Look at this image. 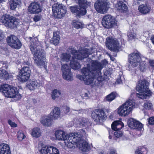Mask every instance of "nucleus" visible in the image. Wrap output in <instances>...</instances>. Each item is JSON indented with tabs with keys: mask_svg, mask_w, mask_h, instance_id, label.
<instances>
[{
	"mask_svg": "<svg viewBox=\"0 0 154 154\" xmlns=\"http://www.w3.org/2000/svg\"><path fill=\"white\" fill-rule=\"evenodd\" d=\"M81 138L80 141L78 143L77 146L79 147L80 150L83 152H87L89 151L91 147L88 143L85 140H83L82 137H79Z\"/></svg>",
	"mask_w": 154,
	"mask_h": 154,
	"instance_id": "obj_23",
	"label": "nucleus"
},
{
	"mask_svg": "<svg viewBox=\"0 0 154 154\" xmlns=\"http://www.w3.org/2000/svg\"><path fill=\"white\" fill-rule=\"evenodd\" d=\"M129 35L130 36V37H131V39H134L135 37V36L134 34H131V35Z\"/></svg>",
	"mask_w": 154,
	"mask_h": 154,
	"instance_id": "obj_59",
	"label": "nucleus"
},
{
	"mask_svg": "<svg viewBox=\"0 0 154 154\" xmlns=\"http://www.w3.org/2000/svg\"><path fill=\"white\" fill-rule=\"evenodd\" d=\"M53 8V12L56 14L58 18L64 17L66 13V7L62 4H57Z\"/></svg>",
	"mask_w": 154,
	"mask_h": 154,
	"instance_id": "obj_16",
	"label": "nucleus"
},
{
	"mask_svg": "<svg viewBox=\"0 0 154 154\" xmlns=\"http://www.w3.org/2000/svg\"><path fill=\"white\" fill-rule=\"evenodd\" d=\"M68 49L69 51H70V52L71 53L73 50L74 49V48L72 47H69Z\"/></svg>",
	"mask_w": 154,
	"mask_h": 154,
	"instance_id": "obj_60",
	"label": "nucleus"
},
{
	"mask_svg": "<svg viewBox=\"0 0 154 154\" xmlns=\"http://www.w3.org/2000/svg\"><path fill=\"white\" fill-rule=\"evenodd\" d=\"M128 123L129 126L132 129L140 131L142 130L143 128L142 124L134 119H130L128 120Z\"/></svg>",
	"mask_w": 154,
	"mask_h": 154,
	"instance_id": "obj_21",
	"label": "nucleus"
},
{
	"mask_svg": "<svg viewBox=\"0 0 154 154\" xmlns=\"http://www.w3.org/2000/svg\"><path fill=\"white\" fill-rule=\"evenodd\" d=\"M12 78V75L9 73L5 70L0 69V79L4 81H6Z\"/></svg>",
	"mask_w": 154,
	"mask_h": 154,
	"instance_id": "obj_29",
	"label": "nucleus"
},
{
	"mask_svg": "<svg viewBox=\"0 0 154 154\" xmlns=\"http://www.w3.org/2000/svg\"><path fill=\"white\" fill-rule=\"evenodd\" d=\"M26 137V136L22 132H18L17 138L19 140H22Z\"/></svg>",
	"mask_w": 154,
	"mask_h": 154,
	"instance_id": "obj_46",
	"label": "nucleus"
},
{
	"mask_svg": "<svg viewBox=\"0 0 154 154\" xmlns=\"http://www.w3.org/2000/svg\"><path fill=\"white\" fill-rule=\"evenodd\" d=\"M50 115L52 118L54 119H57L60 117V110L59 108L55 107L50 113Z\"/></svg>",
	"mask_w": 154,
	"mask_h": 154,
	"instance_id": "obj_33",
	"label": "nucleus"
},
{
	"mask_svg": "<svg viewBox=\"0 0 154 154\" xmlns=\"http://www.w3.org/2000/svg\"><path fill=\"white\" fill-rule=\"evenodd\" d=\"M52 40H51V42L55 45H57L59 43L60 40V36L59 35H56V36L54 35Z\"/></svg>",
	"mask_w": 154,
	"mask_h": 154,
	"instance_id": "obj_41",
	"label": "nucleus"
},
{
	"mask_svg": "<svg viewBox=\"0 0 154 154\" xmlns=\"http://www.w3.org/2000/svg\"><path fill=\"white\" fill-rule=\"evenodd\" d=\"M116 82L118 84H121L122 83V80L121 78H118L116 80Z\"/></svg>",
	"mask_w": 154,
	"mask_h": 154,
	"instance_id": "obj_55",
	"label": "nucleus"
},
{
	"mask_svg": "<svg viewBox=\"0 0 154 154\" xmlns=\"http://www.w3.org/2000/svg\"><path fill=\"white\" fill-rule=\"evenodd\" d=\"M77 50L74 49L71 53L74 56H75L77 59L79 60H82L88 57L90 54L88 49L87 48L85 49L83 52H80L76 55L75 54L77 53Z\"/></svg>",
	"mask_w": 154,
	"mask_h": 154,
	"instance_id": "obj_20",
	"label": "nucleus"
},
{
	"mask_svg": "<svg viewBox=\"0 0 154 154\" xmlns=\"http://www.w3.org/2000/svg\"><path fill=\"white\" fill-rule=\"evenodd\" d=\"M149 63L151 67L154 68V60H150Z\"/></svg>",
	"mask_w": 154,
	"mask_h": 154,
	"instance_id": "obj_54",
	"label": "nucleus"
},
{
	"mask_svg": "<svg viewBox=\"0 0 154 154\" xmlns=\"http://www.w3.org/2000/svg\"><path fill=\"white\" fill-rule=\"evenodd\" d=\"M149 83L146 80L139 81L136 87V90L140 93H137L136 96L142 100L150 98L153 92L149 89Z\"/></svg>",
	"mask_w": 154,
	"mask_h": 154,
	"instance_id": "obj_1",
	"label": "nucleus"
},
{
	"mask_svg": "<svg viewBox=\"0 0 154 154\" xmlns=\"http://www.w3.org/2000/svg\"><path fill=\"white\" fill-rule=\"evenodd\" d=\"M83 75H77V78L83 81L86 85H89L92 83L94 79V76H92L90 74L89 69L86 67L83 68L81 70Z\"/></svg>",
	"mask_w": 154,
	"mask_h": 154,
	"instance_id": "obj_10",
	"label": "nucleus"
},
{
	"mask_svg": "<svg viewBox=\"0 0 154 154\" xmlns=\"http://www.w3.org/2000/svg\"><path fill=\"white\" fill-rule=\"evenodd\" d=\"M106 154H117L116 150L115 149H111Z\"/></svg>",
	"mask_w": 154,
	"mask_h": 154,
	"instance_id": "obj_51",
	"label": "nucleus"
},
{
	"mask_svg": "<svg viewBox=\"0 0 154 154\" xmlns=\"http://www.w3.org/2000/svg\"><path fill=\"white\" fill-rule=\"evenodd\" d=\"M152 106V104L151 103L146 101L144 103L143 107L144 109L149 110L151 109Z\"/></svg>",
	"mask_w": 154,
	"mask_h": 154,
	"instance_id": "obj_43",
	"label": "nucleus"
},
{
	"mask_svg": "<svg viewBox=\"0 0 154 154\" xmlns=\"http://www.w3.org/2000/svg\"><path fill=\"white\" fill-rule=\"evenodd\" d=\"M117 21L116 19L110 15L104 16L102 19V24L105 28H112L117 26Z\"/></svg>",
	"mask_w": 154,
	"mask_h": 154,
	"instance_id": "obj_7",
	"label": "nucleus"
},
{
	"mask_svg": "<svg viewBox=\"0 0 154 154\" xmlns=\"http://www.w3.org/2000/svg\"><path fill=\"white\" fill-rule=\"evenodd\" d=\"M42 10V6L38 2H35L30 4L28 9L29 12L33 14H38L41 12Z\"/></svg>",
	"mask_w": 154,
	"mask_h": 154,
	"instance_id": "obj_19",
	"label": "nucleus"
},
{
	"mask_svg": "<svg viewBox=\"0 0 154 154\" xmlns=\"http://www.w3.org/2000/svg\"><path fill=\"white\" fill-rule=\"evenodd\" d=\"M96 11L100 14L106 13L107 11L109 5L107 1L104 0H97L94 4Z\"/></svg>",
	"mask_w": 154,
	"mask_h": 154,
	"instance_id": "obj_11",
	"label": "nucleus"
},
{
	"mask_svg": "<svg viewBox=\"0 0 154 154\" xmlns=\"http://www.w3.org/2000/svg\"><path fill=\"white\" fill-rule=\"evenodd\" d=\"M140 55V54L139 52H133L130 54L128 56L129 62L134 66H136L137 63L140 62L141 60Z\"/></svg>",
	"mask_w": 154,
	"mask_h": 154,
	"instance_id": "obj_18",
	"label": "nucleus"
},
{
	"mask_svg": "<svg viewBox=\"0 0 154 154\" xmlns=\"http://www.w3.org/2000/svg\"><path fill=\"white\" fill-rule=\"evenodd\" d=\"M106 45L110 51L118 52L121 50V46L116 39L108 37L106 39Z\"/></svg>",
	"mask_w": 154,
	"mask_h": 154,
	"instance_id": "obj_8",
	"label": "nucleus"
},
{
	"mask_svg": "<svg viewBox=\"0 0 154 154\" xmlns=\"http://www.w3.org/2000/svg\"><path fill=\"white\" fill-rule=\"evenodd\" d=\"M75 56L72 57V59L70 61V65L72 68L74 69H78L80 67V63L77 61Z\"/></svg>",
	"mask_w": 154,
	"mask_h": 154,
	"instance_id": "obj_31",
	"label": "nucleus"
},
{
	"mask_svg": "<svg viewBox=\"0 0 154 154\" xmlns=\"http://www.w3.org/2000/svg\"><path fill=\"white\" fill-rule=\"evenodd\" d=\"M5 0H0V3H2L3 2H4Z\"/></svg>",
	"mask_w": 154,
	"mask_h": 154,
	"instance_id": "obj_62",
	"label": "nucleus"
},
{
	"mask_svg": "<svg viewBox=\"0 0 154 154\" xmlns=\"http://www.w3.org/2000/svg\"><path fill=\"white\" fill-rule=\"evenodd\" d=\"M31 72L29 66H23L19 72V76L17 77V78L21 82H25L29 78Z\"/></svg>",
	"mask_w": 154,
	"mask_h": 154,
	"instance_id": "obj_12",
	"label": "nucleus"
},
{
	"mask_svg": "<svg viewBox=\"0 0 154 154\" xmlns=\"http://www.w3.org/2000/svg\"><path fill=\"white\" fill-rule=\"evenodd\" d=\"M23 64L24 65H28V66H29L30 65V63L28 61H24L23 62Z\"/></svg>",
	"mask_w": 154,
	"mask_h": 154,
	"instance_id": "obj_56",
	"label": "nucleus"
},
{
	"mask_svg": "<svg viewBox=\"0 0 154 154\" xmlns=\"http://www.w3.org/2000/svg\"><path fill=\"white\" fill-rule=\"evenodd\" d=\"M80 139L78 136H77L73 133L70 134H69L67 139L65 141V143L68 148H74L75 145L77 146L78 143L80 142Z\"/></svg>",
	"mask_w": 154,
	"mask_h": 154,
	"instance_id": "obj_14",
	"label": "nucleus"
},
{
	"mask_svg": "<svg viewBox=\"0 0 154 154\" xmlns=\"http://www.w3.org/2000/svg\"><path fill=\"white\" fill-rule=\"evenodd\" d=\"M117 95V94L116 92H112L110 94L107 95L106 100V101L109 102H111L115 99Z\"/></svg>",
	"mask_w": 154,
	"mask_h": 154,
	"instance_id": "obj_39",
	"label": "nucleus"
},
{
	"mask_svg": "<svg viewBox=\"0 0 154 154\" xmlns=\"http://www.w3.org/2000/svg\"><path fill=\"white\" fill-rule=\"evenodd\" d=\"M151 9V7L146 4H141L138 8L139 12L143 14H146L149 13Z\"/></svg>",
	"mask_w": 154,
	"mask_h": 154,
	"instance_id": "obj_26",
	"label": "nucleus"
},
{
	"mask_svg": "<svg viewBox=\"0 0 154 154\" xmlns=\"http://www.w3.org/2000/svg\"><path fill=\"white\" fill-rule=\"evenodd\" d=\"M69 135L62 130H57L55 133V136L56 138L59 140L65 141Z\"/></svg>",
	"mask_w": 154,
	"mask_h": 154,
	"instance_id": "obj_27",
	"label": "nucleus"
},
{
	"mask_svg": "<svg viewBox=\"0 0 154 154\" xmlns=\"http://www.w3.org/2000/svg\"><path fill=\"white\" fill-rule=\"evenodd\" d=\"M6 42L8 45L11 48L19 49L21 48L22 44L20 40L16 36L13 35L8 36Z\"/></svg>",
	"mask_w": 154,
	"mask_h": 154,
	"instance_id": "obj_15",
	"label": "nucleus"
},
{
	"mask_svg": "<svg viewBox=\"0 0 154 154\" xmlns=\"http://www.w3.org/2000/svg\"><path fill=\"white\" fill-rule=\"evenodd\" d=\"M31 134L33 137H39L41 135L40 129L38 128H34L32 130Z\"/></svg>",
	"mask_w": 154,
	"mask_h": 154,
	"instance_id": "obj_38",
	"label": "nucleus"
},
{
	"mask_svg": "<svg viewBox=\"0 0 154 154\" xmlns=\"http://www.w3.org/2000/svg\"><path fill=\"white\" fill-rule=\"evenodd\" d=\"M0 64L2 65V67L0 68V69H2V68H5V69H7L8 67V64L7 61H0Z\"/></svg>",
	"mask_w": 154,
	"mask_h": 154,
	"instance_id": "obj_45",
	"label": "nucleus"
},
{
	"mask_svg": "<svg viewBox=\"0 0 154 154\" xmlns=\"http://www.w3.org/2000/svg\"><path fill=\"white\" fill-rule=\"evenodd\" d=\"M91 117L94 122L98 123L105 120L107 116L103 109H97L92 111Z\"/></svg>",
	"mask_w": 154,
	"mask_h": 154,
	"instance_id": "obj_9",
	"label": "nucleus"
},
{
	"mask_svg": "<svg viewBox=\"0 0 154 154\" xmlns=\"http://www.w3.org/2000/svg\"><path fill=\"white\" fill-rule=\"evenodd\" d=\"M61 69L63 72L62 75L63 79L68 81H71L73 75L71 72L70 67L67 64H64L62 65Z\"/></svg>",
	"mask_w": 154,
	"mask_h": 154,
	"instance_id": "obj_17",
	"label": "nucleus"
},
{
	"mask_svg": "<svg viewBox=\"0 0 154 154\" xmlns=\"http://www.w3.org/2000/svg\"><path fill=\"white\" fill-rule=\"evenodd\" d=\"M101 75V74L99 75L97 74L95 78V79L96 77H97V81L100 82H101L103 80V78L102 76L100 75Z\"/></svg>",
	"mask_w": 154,
	"mask_h": 154,
	"instance_id": "obj_50",
	"label": "nucleus"
},
{
	"mask_svg": "<svg viewBox=\"0 0 154 154\" xmlns=\"http://www.w3.org/2000/svg\"><path fill=\"white\" fill-rule=\"evenodd\" d=\"M115 7L118 11L121 13H126L128 10L127 5L122 1H118Z\"/></svg>",
	"mask_w": 154,
	"mask_h": 154,
	"instance_id": "obj_24",
	"label": "nucleus"
},
{
	"mask_svg": "<svg viewBox=\"0 0 154 154\" xmlns=\"http://www.w3.org/2000/svg\"><path fill=\"white\" fill-rule=\"evenodd\" d=\"M82 97L84 99H88L89 98L88 94L86 93H85L84 94H83Z\"/></svg>",
	"mask_w": 154,
	"mask_h": 154,
	"instance_id": "obj_53",
	"label": "nucleus"
},
{
	"mask_svg": "<svg viewBox=\"0 0 154 154\" xmlns=\"http://www.w3.org/2000/svg\"><path fill=\"white\" fill-rule=\"evenodd\" d=\"M61 94L60 91L57 89H54L53 90L52 92L51 97L53 100H55L56 98L58 97Z\"/></svg>",
	"mask_w": 154,
	"mask_h": 154,
	"instance_id": "obj_40",
	"label": "nucleus"
},
{
	"mask_svg": "<svg viewBox=\"0 0 154 154\" xmlns=\"http://www.w3.org/2000/svg\"><path fill=\"white\" fill-rule=\"evenodd\" d=\"M148 151L144 146H140L135 151V154H147Z\"/></svg>",
	"mask_w": 154,
	"mask_h": 154,
	"instance_id": "obj_35",
	"label": "nucleus"
},
{
	"mask_svg": "<svg viewBox=\"0 0 154 154\" xmlns=\"http://www.w3.org/2000/svg\"><path fill=\"white\" fill-rule=\"evenodd\" d=\"M10 8L11 10H14L19 5V0H8Z\"/></svg>",
	"mask_w": 154,
	"mask_h": 154,
	"instance_id": "obj_37",
	"label": "nucleus"
},
{
	"mask_svg": "<svg viewBox=\"0 0 154 154\" xmlns=\"http://www.w3.org/2000/svg\"><path fill=\"white\" fill-rule=\"evenodd\" d=\"M30 49L33 54V58L35 63L38 66L44 65L45 64L43 60L45 58V54L43 50L41 49H37L33 46H31Z\"/></svg>",
	"mask_w": 154,
	"mask_h": 154,
	"instance_id": "obj_5",
	"label": "nucleus"
},
{
	"mask_svg": "<svg viewBox=\"0 0 154 154\" xmlns=\"http://www.w3.org/2000/svg\"><path fill=\"white\" fill-rule=\"evenodd\" d=\"M66 113H68L70 111V108L68 106H66Z\"/></svg>",
	"mask_w": 154,
	"mask_h": 154,
	"instance_id": "obj_58",
	"label": "nucleus"
},
{
	"mask_svg": "<svg viewBox=\"0 0 154 154\" xmlns=\"http://www.w3.org/2000/svg\"><path fill=\"white\" fill-rule=\"evenodd\" d=\"M111 126L112 129L113 131H120L124 127V125L122 121H116L112 123Z\"/></svg>",
	"mask_w": 154,
	"mask_h": 154,
	"instance_id": "obj_28",
	"label": "nucleus"
},
{
	"mask_svg": "<svg viewBox=\"0 0 154 154\" xmlns=\"http://www.w3.org/2000/svg\"><path fill=\"white\" fill-rule=\"evenodd\" d=\"M147 119L149 125H154V116L150 117Z\"/></svg>",
	"mask_w": 154,
	"mask_h": 154,
	"instance_id": "obj_49",
	"label": "nucleus"
},
{
	"mask_svg": "<svg viewBox=\"0 0 154 154\" xmlns=\"http://www.w3.org/2000/svg\"><path fill=\"white\" fill-rule=\"evenodd\" d=\"M33 19L34 21L37 22L40 21L41 19V18L40 16L36 15L34 16Z\"/></svg>",
	"mask_w": 154,
	"mask_h": 154,
	"instance_id": "obj_52",
	"label": "nucleus"
},
{
	"mask_svg": "<svg viewBox=\"0 0 154 154\" xmlns=\"http://www.w3.org/2000/svg\"><path fill=\"white\" fill-rule=\"evenodd\" d=\"M71 55L70 54L66 53H62L60 56L61 60L63 62H68L70 60Z\"/></svg>",
	"mask_w": 154,
	"mask_h": 154,
	"instance_id": "obj_36",
	"label": "nucleus"
},
{
	"mask_svg": "<svg viewBox=\"0 0 154 154\" xmlns=\"http://www.w3.org/2000/svg\"><path fill=\"white\" fill-rule=\"evenodd\" d=\"M40 152L41 154H60L57 148L51 146L42 147Z\"/></svg>",
	"mask_w": 154,
	"mask_h": 154,
	"instance_id": "obj_22",
	"label": "nucleus"
},
{
	"mask_svg": "<svg viewBox=\"0 0 154 154\" xmlns=\"http://www.w3.org/2000/svg\"><path fill=\"white\" fill-rule=\"evenodd\" d=\"M40 122L44 126L50 127L52 125L53 119L50 116L44 115L42 117Z\"/></svg>",
	"mask_w": 154,
	"mask_h": 154,
	"instance_id": "obj_25",
	"label": "nucleus"
},
{
	"mask_svg": "<svg viewBox=\"0 0 154 154\" xmlns=\"http://www.w3.org/2000/svg\"><path fill=\"white\" fill-rule=\"evenodd\" d=\"M0 92L5 97L10 98L15 97L19 93L17 88L6 84L1 85Z\"/></svg>",
	"mask_w": 154,
	"mask_h": 154,
	"instance_id": "obj_3",
	"label": "nucleus"
},
{
	"mask_svg": "<svg viewBox=\"0 0 154 154\" xmlns=\"http://www.w3.org/2000/svg\"><path fill=\"white\" fill-rule=\"evenodd\" d=\"M10 148L9 145L2 143L0 145V154H11Z\"/></svg>",
	"mask_w": 154,
	"mask_h": 154,
	"instance_id": "obj_30",
	"label": "nucleus"
},
{
	"mask_svg": "<svg viewBox=\"0 0 154 154\" xmlns=\"http://www.w3.org/2000/svg\"><path fill=\"white\" fill-rule=\"evenodd\" d=\"M134 106V103L129 99L118 108V113L120 116H126L130 113Z\"/></svg>",
	"mask_w": 154,
	"mask_h": 154,
	"instance_id": "obj_4",
	"label": "nucleus"
},
{
	"mask_svg": "<svg viewBox=\"0 0 154 154\" xmlns=\"http://www.w3.org/2000/svg\"><path fill=\"white\" fill-rule=\"evenodd\" d=\"M8 123L11 127L13 128H15L17 127V125L15 122H14L11 120H9L8 121Z\"/></svg>",
	"mask_w": 154,
	"mask_h": 154,
	"instance_id": "obj_48",
	"label": "nucleus"
},
{
	"mask_svg": "<svg viewBox=\"0 0 154 154\" xmlns=\"http://www.w3.org/2000/svg\"><path fill=\"white\" fill-rule=\"evenodd\" d=\"M100 67V62L97 60H92L91 67L86 68L89 69L90 74L92 76H94V78L95 79L97 74L99 75L101 74V68Z\"/></svg>",
	"mask_w": 154,
	"mask_h": 154,
	"instance_id": "obj_13",
	"label": "nucleus"
},
{
	"mask_svg": "<svg viewBox=\"0 0 154 154\" xmlns=\"http://www.w3.org/2000/svg\"><path fill=\"white\" fill-rule=\"evenodd\" d=\"M72 22V24L74 27L76 29H79L81 28L82 27L81 23L78 21L76 20H73Z\"/></svg>",
	"mask_w": 154,
	"mask_h": 154,
	"instance_id": "obj_42",
	"label": "nucleus"
},
{
	"mask_svg": "<svg viewBox=\"0 0 154 154\" xmlns=\"http://www.w3.org/2000/svg\"><path fill=\"white\" fill-rule=\"evenodd\" d=\"M37 86L36 82L35 81H32L31 83L27 85V87L30 90H33L34 88V87Z\"/></svg>",
	"mask_w": 154,
	"mask_h": 154,
	"instance_id": "obj_44",
	"label": "nucleus"
},
{
	"mask_svg": "<svg viewBox=\"0 0 154 154\" xmlns=\"http://www.w3.org/2000/svg\"><path fill=\"white\" fill-rule=\"evenodd\" d=\"M33 101L34 102H35V103H36V100L35 99H33Z\"/></svg>",
	"mask_w": 154,
	"mask_h": 154,
	"instance_id": "obj_63",
	"label": "nucleus"
},
{
	"mask_svg": "<svg viewBox=\"0 0 154 154\" xmlns=\"http://www.w3.org/2000/svg\"><path fill=\"white\" fill-rule=\"evenodd\" d=\"M150 40L152 44L154 45V35L152 36L151 37Z\"/></svg>",
	"mask_w": 154,
	"mask_h": 154,
	"instance_id": "obj_57",
	"label": "nucleus"
},
{
	"mask_svg": "<svg viewBox=\"0 0 154 154\" xmlns=\"http://www.w3.org/2000/svg\"><path fill=\"white\" fill-rule=\"evenodd\" d=\"M0 21L6 27L11 29L17 27L18 24L15 17L6 14L1 17Z\"/></svg>",
	"mask_w": 154,
	"mask_h": 154,
	"instance_id": "obj_6",
	"label": "nucleus"
},
{
	"mask_svg": "<svg viewBox=\"0 0 154 154\" xmlns=\"http://www.w3.org/2000/svg\"><path fill=\"white\" fill-rule=\"evenodd\" d=\"M79 125L82 127H85L88 128L91 125V123L89 122L88 119L82 118L79 121Z\"/></svg>",
	"mask_w": 154,
	"mask_h": 154,
	"instance_id": "obj_34",
	"label": "nucleus"
},
{
	"mask_svg": "<svg viewBox=\"0 0 154 154\" xmlns=\"http://www.w3.org/2000/svg\"><path fill=\"white\" fill-rule=\"evenodd\" d=\"M78 4L80 8L77 6L70 7L71 11L77 17H80L85 15L87 12L86 8L90 5V3L87 0H79Z\"/></svg>",
	"mask_w": 154,
	"mask_h": 154,
	"instance_id": "obj_2",
	"label": "nucleus"
},
{
	"mask_svg": "<svg viewBox=\"0 0 154 154\" xmlns=\"http://www.w3.org/2000/svg\"><path fill=\"white\" fill-rule=\"evenodd\" d=\"M137 1H143L144 0H136Z\"/></svg>",
	"mask_w": 154,
	"mask_h": 154,
	"instance_id": "obj_64",
	"label": "nucleus"
},
{
	"mask_svg": "<svg viewBox=\"0 0 154 154\" xmlns=\"http://www.w3.org/2000/svg\"><path fill=\"white\" fill-rule=\"evenodd\" d=\"M108 63V62L106 60H102L101 63H100V64L101 66V69L105 66H106V65Z\"/></svg>",
	"mask_w": 154,
	"mask_h": 154,
	"instance_id": "obj_47",
	"label": "nucleus"
},
{
	"mask_svg": "<svg viewBox=\"0 0 154 154\" xmlns=\"http://www.w3.org/2000/svg\"><path fill=\"white\" fill-rule=\"evenodd\" d=\"M115 132L113 134L112 131L110 130L109 131V139H112V137L114 136L115 137L117 138L122 137L123 135V133L120 131H114Z\"/></svg>",
	"mask_w": 154,
	"mask_h": 154,
	"instance_id": "obj_32",
	"label": "nucleus"
},
{
	"mask_svg": "<svg viewBox=\"0 0 154 154\" xmlns=\"http://www.w3.org/2000/svg\"><path fill=\"white\" fill-rule=\"evenodd\" d=\"M4 38L2 35L0 33V41L1 42L2 41H3Z\"/></svg>",
	"mask_w": 154,
	"mask_h": 154,
	"instance_id": "obj_61",
	"label": "nucleus"
}]
</instances>
